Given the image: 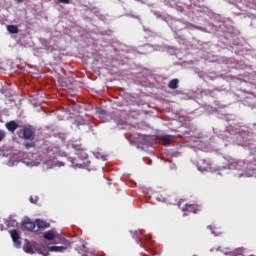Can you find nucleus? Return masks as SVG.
<instances>
[{"mask_svg": "<svg viewBox=\"0 0 256 256\" xmlns=\"http://www.w3.org/2000/svg\"><path fill=\"white\" fill-rule=\"evenodd\" d=\"M23 227L24 229H27L28 231H33V229H35V227H37L36 222L33 221H25L23 222Z\"/></svg>", "mask_w": 256, "mask_h": 256, "instance_id": "nucleus-9", "label": "nucleus"}, {"mask_svg": "<svg viewBox=\"0 0 256 256\" xmlns=\"http://www.w3.org/2000/svg\"><path fill=\"white\" fill-rule=\"evenodd\" d=\"M7 227H15L17 225V221L15 220H7L6 221Z\"/></svg>", "mask_w": 256, "mask_h": 256, "instance_id": "nucleus-18", "label": "nucleus"}, {"mask_svg": "<svg viewBox=\"0 0 256 256\" xmlns=\"http://www.w3.org/2000/svg\"><path fill=\"white\" fill-rule=\"evenodd\" d=\"M7 31H8V33L15 35V34L19 33V27H17V25H8Z\"/></svg>", "mask_w": 256, "mask_h": 256, "instance_id": "nucleus-14", "label": "nucleus"}, {"mask_svg": "<svg viewBox=\"0 0 256 256\" xmlns=\"http://www.w3.org/2000/svg\"><path fill=\"white\" fill-rule=\"evenodd\" d=\"M208 229H211V226H208Z\"/></svg>", "mask_w": 256, "mask_h": 256, "instance_id": "nucleus-28", "label": "nucleus"}, {"mask_svg": "<svg viewBox=\"0 0 256 256\" xmlns=\"http://www.w3.org/2000/svg\"><path fill=\"white\" fill-rule=\"evenodd\" d=\"M55 167H64L65 166V163L61 162V161H57L55 164H54Z\"/></svg>", "mask_w": 256, "mask_h": 256, "instance_id": "nucleus-23", "label": "nucleus"}, {"mask_svg": "<svg viewBox=\"0 0 256 256\" xmlns=\"http://www.w3.org/2000/svg\"><path fill=\"white\" fill-rule=\"evenodd\" d=\"M59 153V147L57 146H50L48 147L47 155L51 157L52 155H57Z\"/></svg>", "mask_w": 256, "mask_h": 256, "instance_id": "nucleus-12", "label": "nucleus"}, {"mask_svg": "<svg viewBox=\"0 0 256 256\" xmlns=\"http://www.w3.org/2000/svg\"><path fill=\"white\" fill-rule=\"evenodd\" d=\"M37 201H39V196H31L30 197V203L37 204Z\"/></svg>", "mask_w": 256, "mask_h": 256, "instance_id": "nucleus-20", "label": "nucleus"}, {"mask_svg": "<svg viewBox=\"0 0 256 256\" xmlns=\"http://www.w3.org/2000/svg\"><path fill=\"white\" fill-rule=\"evenodd\" d=\"M97 113H99V115H105L107 111H105L104 109H98Z\"/></svg>", "mask_w": 256, "mask_h": 256, "instance_id": "nucleus-24", "label": "nucleus"}, {"mask_svg": "<svg viewBox=\"0 0 256 256\" xmlns=\"http://www.w3.org/2000/svg\"><path fill=\"white\" fill-rule=\"evenodd\" d=\"M182 211L187 212V213H198L199 209L197 208V205L195 204H186L183 208Z\"/></svg>", "mask_w": 256, "mask_h": 256, "instance_id": "nucleus-5", "label": "nucleus"}, {"mask_svg": "<svg viewBox=\"0 0 256 256\" xmlns=\"http://www.w3.org/2000/svg\"><path fill=\"white\" fill-rule=\"evenodd\" d=\"M36 226L38 229H48V227H51V224L45 220L36 219Z\"/></svg>", "mask_w": 256, "mask_h": 256, "instance_id": "nucleus-8", "label": "nucleus"}, {"mask_svg": "<svg viewBox=\"0 0 256 256\" xmlns=\"http://www.w3.org/2000/svg\"><path fill=\"white\" fill-rule=\"evenodd\" d=\"M5 137H7V133H5L3 130H0V143L3 141V139H5Z\"/></svg>", "mask_w": 256, "mask_h": 256, "instance_id": "nucleus-21", "label": "nucleus"}, {"mask_svg": "<svg viewBox=\"0 0 256 256\" xmlns=\"http://www.w3.org/2000/svg\"><path fill=\"white\" fill-rule=\"evenodd\" d=\"M17 1H18V3H23L24 0H17Z\"/></svg>", "mask_w": 256, "mask_h": 256, "instance_id": "nucleus-26", "label": "nucleus"}, {"mask_svg": "<svg viewBox=\"0 0 256 256\" xmlns=\"http://www.w3.org/2000/svg\"><path fill=\"white\" fill-rule=\"evenodd\" d=\"M5 127L8 131H10V133H15V131L19 129V124H17L15 121H9L5 124Z\"/></svg>", "mask_w": 256, "mask_h": 256, "instance_id": "nucleus-6", "label": "nucleus"}, {"mask_svg": "<svg viewBox=\"0 0 256 256\" xmlns=\"http://www.w3.org/2000/svg\"><path fill=\"white\" fill-rule=\"evenodd\" d=\"M18 137L26 141H33V139H35V130H33V127H24L18 132Z\"/></svg>", "mask_w": 256, "mask_h": 256, "instance_id": "nucleus-2", "label": "nucleus"}, {"mask_svg": "<svg viewBox=\"0 0 256 256\" xmlns=\"http://www.w3.org/2000/svg\"><path fill=\"white\" fill-rule=\"evenodd\" d=\"M168 88L172 89V90L179 89V79H177V78L172 79L168 83Z\"/></svg>", "mask_w": 256, "mask_h": 256, "instance_id": "nucleus-11", "label": "nucleus"}, {"mask_svg": "<svg viewBox=\"0 0 256 256\" xmlns=\"http://www.w3.org/2000/svg\"><path fill=\"white\" fill-rule=\"evenodd\" d=\"M76 155H78V157L82 159V161L87 159L88 157V155L85 153V150L83 149L80 152H77Z\"/></svg>", "mask_w": 256, "mask_h": 256, "instance_id": "nucleus-15", "label": "nucleus"}, {"mask_svg": "<svg viewBox=\"0 0 256 256\" xmlns=\"http://www.w3.org/2000/svg\"><path fill=\"white\" fill-rule=\"evenodd\" d=\"M158 201H161V199L160 198H156Z\"/></svg>", "mask_w": 256, "mask_h": 256, "instance_id": "nucleus-27", "label": "nucleus"}, {"mask_svg": "<svg viewBox=\"0 0 256 256\" xmlns=\"http://www.w3.org/2000/svg\"><path fill=\"white\" fill-rule=\"evenodd\" d=\"M23 145L26 149H33V147H35L36 144L35 142H25Z\"/></svg>", "mask_w": 256, "mask_h": 256, "instance_id": "nucleus-17", "label": "nucleus"}, {"mask_svg": "<svg viewBox=\"0 0 256 256\" xmlns=\"http://www.w3.org/2000/svg\"><path fill=\"white\" fill-rule=\"evenodd\" d=\"M72 147H73V149H75L76 151H78V153H80L81 151H83V146H82V145L73 144Z\"/></svg>", "mask_w": 256, "mask_h": 256, "instance_id": "nucleus-19", "label": "nucleus"}, {"mask_svg": "<svg viewBox=\"0 0 256 256\" xmlns=\"http://www.w3.org/2000/svg\"><path fill=\"white\" fill-rule=\"evenodd\" d=\"M24 251H25L26 253H30V255H33V253H35V251L33 250V247H31L30 245H26V246L24 247Z\"/></svg>", "mask_w": 256, "mask_h": 256, "instance_id": "nucleus-16", "label": "nucleus"}, {"mask_svg": "<svg viewBox=\"0 0 256 256\" xmlns=\"http://www.w3.org/2000/svg\"><path fill=\"white\" fill-rule=\"evenodd\" d=\"M10 236L16 249H21V236H19V232L14 229L10 231Z\"/></svg>", "mask_w": 256, "mask_h": 256, "instance_id": "nucleus-4", "label": "nucleus"}, {"mask_svg": "<svg viewBox=\"0 0 256 256\" xmlns=\"http://www.w3.org/2000/svg\"><path fill=\"white\" fill-rule=\"evenodd\" d=\"M155 141V138L153 136L149 135H143L138 138L137 142L139 145H145L146 147H151L153 145V142Z\"/></svg>", "mask_w": 256, "mask_h": 256, "instance_id": "nucleus-3", "label": "nucleus"}, {"mask_svg": "<svg viewBox=\"0 0 256 256\" xmlns=\"http://www.w3.org/2000/svg\"><path fill=\"white\" fill-rule=\"evenodd\" d=\"M132 238L135 239L136 243H146V245H153L155 243L150 235H143L141 230L131 231Z\"/></svg>", "mask_w": 256, "mask_h": 256, "instance_id": "nucleus-1", "label": "nucleus"}, {"mask_svg": "<svg viewBox=\"0 0 256 256\" xmlns=\"http://www.w3.org/2000/svg\"><path fill=\"white\" fill-rule=\"evenodd\" d=\"M58 3H63V5H69L71 3V0H57Z\"/></svg>", "mask_w": 256, "mask_h": 256, "instance_id": "nucleus-22", "label": "nucleus"}, {"mask_svg": "<svg viewBox=\"0 0 256 256\" xmlns=\"http://www.w3.org/2000/svg\"><path fill=\"white\" fill-rule=\"evenodd\" d=\"M43 237H44V239H46V241H53V239H55V237H57V233L53 232L52 230H49L44 233Z\"/></svg>", "mask_w": 256, "mask_h": 256, "instance_id": "nucleus-10", "label": "nucleus"}, {"mask_svg": "<svg viewBox=\"0 0 256 256\" xmlns=\"http://www.w3.org/2000/svg\"><path fill=\"white\" fill-rule=\"evenodd\" d=\"M175 137L179 138V137H181V135H178V136H173V135L161 136V141H163L164 147H167V146L171 145V140L175 139Z\"/></svg>", "mask_w": 256, "mask_h": 256, "instance_id": "nucleus-7", "label": "nucleus"}, {"mask_svg": "<svg viewBox=\"0 0 256 256\" xmlns=\"http://www.w3.org/2000/svg\"><path fill=\"white\" fill-rule=\"evenodd\" d=\"M67 247L65 246H52L49 247V251H53L55 253H63V251H66Z\"/></svg>", "mask_w": 256, "mask_h": 256, "instance_id": "nucleus-13", "label": "nucleus"}, {"mask_svg": "<svg viewBox=\"0 0 256 256\" xmlns=\"http://www.w3.org/2000/svg\"><path fill=\"white\" fill-rule=\"evenodd\" d=\"M0 231H3V224H0Z\"/></svg>", "mask_w": 256, "mask_h": 256, "instance_id": "nucleus-25", "label": "nucleus"}]
</instances>
